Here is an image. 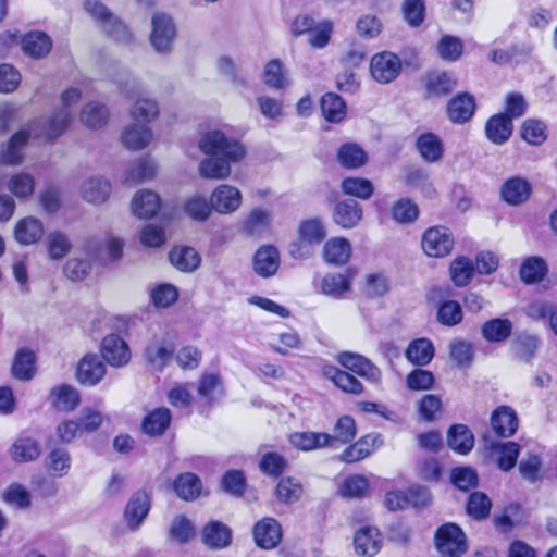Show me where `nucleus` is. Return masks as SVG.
Masks as SVG:
<instances>
[{"label":"nucleus","mask_w":557,"mask_h":557,"mask_svg":"<svg viewBox=\"0 0 557 557\" xmlns=\"http://www.w3.org/2000/svg\"><path fill=\"white\" fill-rule=\"evenodd\" d=\"M513 131V123L506 114H495L485 124V135L495 145L508 141Z\"/></svg>","instance_id":"20"},{"label":"nucleus","mask_w":557,"mask_h":557,"mask_svg":"<svg viewBox=\"0 0 557 557\" xmlns=\"http://www.w3.org/2000/svg\"><path fill=\"white\" fill-rule=\"evenodd\" d=\"M548 267L542 257L532 256L523 260L520 265L519 275L523 283L534 284L544 278Z\"/></svg>","instance_id":"38"},{"label":"nucleus","mask_w":557,"mask_h":557,"mask_svg":"<svg viewBox=\"0 0 557 557\" xmlns=\"http://www.w3.org/2000/svg\"><path fill=\"white\" fill-rule=\"evenodd\" d=\"M462 52L463 41L456 36L444 35L437 44V53L445 61L455 62Z\"/></svg>","instance_id":"57"},{"label":"nucleus","mask_w":557,"mask_h":557,"mask_svg":"<svg viewBox=\"0 0 557 557\" xmlns=\"http://www.w3.org/2000/svg\"><path fill=\"white\" fill-rule=\"evenodd\" d=\"M520 135L529 145L540 146L547 139V126L541 120L528 119L521 125Z\"/></svg>","instance_id":"50"},{"label":"nucleus","mask_w":557,"mask_h":557,"mask_svg":"<svg viewBox=\"0 0 557 557\" xmlns=\"http://www.w3.org/2000/svg\"><path fill=\"white\" fill-rule=\"evenodd\" d=\"M434 544L442 557H462L467 549V537L455 523L441 525L434 535Z\"/></svg>","instance_id":"4"},{"label":"nucleus","mask_w":557,"mask_h":557,"mask_svg":"<svg viewBox=\"0 0 557 557\" xmlns=\"http://www.w3.org/2000/svg\"><path fill=\"white\" fill-rule=\"evenodd\" d=\"M287 465L284 456L278 453L269 451L261 457L259 469L263 474L277 478L285 471Z\"/></svg>","instance_id":"61"},{"label":"nucleus","mask_w":557,"mask_h":557,"mask_svg":"<svg viewBox=\"0 0 557 557\" xmlns=\"http://www.w3.org/2000/svg\"><path fill=\"white\" fill-rule=\"evenodd\" d=\"M271 213L262 208H255L244 222V230L249 235L260 234L271 222Z\"/></svg>","instance_id":"64"},{"label":"nucleus","mask_w":557,"mask_h":557,"mask_svg":"<svg viewBox=\"0 0 557 557\" xmlns=\"http://www.w3.org/2000/svg\"><path fill=\"white\" fill-rule=\"evenodd\" d=\"M333 218L342 227L351 228L361 220L362 208L356 200H343L335 206Z\"/></svg>","instance_id":"26"},{"label":"nucleus","mask_w":557,"mask_h":557,"mask_svg":"<svg viewBox=\"0 0 557 557\" xmlns=\"http://www.w3.org/2000/svg\"><path fill=\"white\" fill-rule=\"evenodd\" d=\"M201 486L200 479L191 472L181 473L173 482L176 495L187 502L200 495Z\"/></svg>","instance_id":"37"},{"label":"nucleus","mask_w":557,"mask_h":557,"mask_svg":"<svg viewBox=\"0 0 557 557\" xmlns=\"http://www.w3.org/2000/svg\"><path fill=\"white\" fill-rule=\"evenodd\" d=\"M434 357V347L430 339L418 338L412 341L406 349V358L413 364L426 366Z\"/></svg>","instance_id":"40"},{"label":"nucleus","mask_w":557,"mask_h":557,"mask_svg":"<svg viewBox=\"0 0 557 557\" xmlns=\"http://www.w3.org/2000/svg\"><path fill=\"white\" fill-rule=\"evenodd\" d=\"M208 156L198 165L199 175L208 180H225L231 175V164L246 156L245 147L234 137L220 129L209 131L198 143Z\"/></svg>","instance_id":"2"},{"label":"nucleus","mask_w":557,"mask_h":557,"mask_svg":"<svg viewBox=\"0 0 557 557\" xmlns=\"http://www.w3.org/2000/svg\"><path fill=\"white\" fill-rule=\"evenodd\" d=\"M354 545L358 555L373 557L382 547V534L375 527H361L355 533Z\"/></svg>","instance_id":"13"},{"label":"nucleus","mask_w":557,"mask_h":557,"mask_svg":"<svg viewBox=\"0 0 557 557\" xmlns=\"http://www.w3.org/2000/svg\"><path fill=\"white\" fill-rule=\"evenodd\" d=\"M475 108V99L471 94L459 92L447 102V119L454 124H465L472 119Z\"/></svg>","instance_id":"10"},{"label":"nucleus","mask_w":557,"mask_h":557,"mask_svg":"<svg viewBox=\"0 0 557 557\" xmlns=\"http://www.w3.org/2000/svg\"><path fill=\"white\" fill-rule=\"evenodd\" d=\"M169 260L183 272L197 270L201 262L199 253L191 247H174L169 253Z\"/></svg>","instance_id":"34"},{"label":"nucleus","mask_w":557,"mask_h":557,"mask_svg":"<svg viewBox=\"0 0 557 557\" xmlns=\"http://www.w3.org/2000/svg\"><path fill=\"white\" fill-rule=\"evenodd\" d=\"M253 271L261 277L273 276L280 267V252L272 245L260 247L253 256Z\"/></svg>","instance_id":"15"},{"label":"nucleus","mask_w":557,"mask_h":557,"mask_svg":"<svg viewBox=\"0 0 557 557\" xmlns=\"http://www.w3.org/2000/svg\"><path fill=\"white\" fill-rule=\"evenodd\" d=\"M511 332L512 322L509 319H491L481 327L482 336L488 343L505 342L511 335Z\"/></svg>","instance_id":"35"},{"label":"nucleus","mask_w":557,"mask_h":557,"mask_svg":"<svg viewBox=\"0 0 557 557\" xmlns=\"http://www.w3.org/2000/svg\"><path fill=\"white\" fill-rule=\"evenodd\" d=\"M213 210L205 197L194 196L187 199L184 205L185 213L195 221H206Z\"/></svg>","instance_id":"63"},{"label":"nucleus","mask_w":557,"mask_h":557,"mask_svg":"<svg viewBox=\"0 0 557 557\" xmlns=\"http://www.w3.org/2000/svg\"><path fill=\"white\" fill-rule=\"evenodd\" d=\"M109 110L96 101L88 102L81 112L82 122L89 128H100L107 124Z\"/></svg>","instance_id":"46"},{"label":"nucleus","mask_w":557,"mask_h":557,"mask_svg":"<svg viewBox=\"0 0 557 557\" xmlns=\"http://www.w3.org/2000/svg\"><path fill=\"white\" fill-rule=\"evenodd\" d=\"M36 356L27 348L18 349L14 356L11 373L12 376L22 382L33 380L36 373Z\"/></svg>","instance_id":"22"},{"label":"nucleus","mask_w":557,"mask_h":557,"mask_svg":"<svg viewBox=\"0 0 557 557\" xmlns=\"http://www.w3.org/2000/svg\"><path fill=\"white\" fill-rule=\"evenodd\" d=\"M152 139V131L149 125L138 122L127 126L122 134L123 145L131 150H140L149 145Z\"/></svg>","instance_id":"27"},{"label":"nucleus","mask_w":557,"mask_h":557,"mask_svg":"<svg viewBox=\"0 0 557 557\" xmlns=\"http://www.w3.org/2000/svg\"><path fill=\"white\" fill-rule=\"evenodd\" d=\"M82 98L77 88H69L61 95V107L58 108L41 129H37V124L33 123L30 129H21L11 136L10 140L0 151V162L5 165H16L23 160V149L27 145L30 133L36 137H45L46 140H53L67 128L73 117L72 106L76 104Z\"/></svg>","instance_id":"1"},{"label":"nucleus","mask_w":557,"mask_h":557,"mask_svg":"<svg viewBox=\"0 0 557 557\" xmlns=\"http://www.w3.org/2000/svg\"><path fill=\"white\" fill-rule=\"evenodd\" d=\"M44 235L42 223L33 216L20 220L14 228V237L22 245L37 243Z\"/></svg>","instance_id":"31"},{"label":"nucleus","mask_w":557,"mask_h":557,"mask_svg":"<svg viewBox=\"0 0 557 557\" xmlns=\"http://www.w3.org/2000/svg\"><path fill=\"white\" fill-rule=\"evenodd\" d=\"M49 401L57 410L69 412L79 405L81 397L75 387L62 384L50 391Z\"/></svg>","instance_id":"25"},{"label":"nucleus","mask_w":557,"mask_h":557,"mask_svg":"<svg viewBox=\"0 0 557 557\" xmlns=\"http://www.w3.org/2000/svg\"><path fill=\"white\" fill-rule=\"evenodd\" d=\"M48 253L51 260H61L72 249L70 238L60 231H54L47 236Z\"/></svg>","instance_id":"56"},{"label":"nucleus","mask_w":557,"mask_h":557,"mask_svg":"<svg viewBox=\"0 0 557 557\" xmlns=\"http://www.w3.org/2000/svg\"><path fill=\"white\" fill-rule=\"evenodd\" d=\"M457 86V77L451 72H433L428 75L425 89L429 96L442 97Z\"/></svg>","instance_id":"32"},{"label":"nucleus","mask_w":557,"mask_h":557,"mask_svg":"<svg viewBox=\"0 0 557 557\" xmlns=\"http://www.w3.org/2000/svg\"><path fill=\"white\" fill-rule=\"evenodd\" d=\"M337 361L344 368L370 382H379L382 377L381 370L362 355L343 351L338 354Z\"/></svg>","instance_id":"9"},{"label":"nucleus","mask_w":557,"mask_h":557,"mask_svg":"<svg viewBox=\"0 0 557 557\" xmlns=\"http://www.w3.org/2000/svg\"><path fill=\"white\" fill-rule=\"evenodd\" d=\"M491 507L492 503L486 494L474 492L469 496L467 512L475 520H483L490 515Z\"/></svg>","instance_id":"62"},{"label":"nucleus","mask_w":557,"mask_h":557,"mask_svg":"<svg viewBox=\"0 0 557 557\" xmlns=\"http://www.w3.org/2000/svg\"><path fill=\"white\" fill-rule=\"evenodd\" d=\"M321 111L326 121L339 123L346 116V103L338 95L327 92L321 98Z\"/></svg>","instance_id":"41"},{"label":"nucleus","mask_w":557,"mask_h":557,"mask_svg":"<svg viewBox=\"0 0 557 557\" xmlns=\"http://www.w3.org/2000/svg\"><path fill=\"white\" fill-rule=\"evenodd\" d=\"M102 358L112 367L125 366L131 359V351L123 338L116 334H110L101 343Z\"/></svg>","instance_id":"12"},{"label":"nucleus","mask_w":557,"mask_h":557,"mask_svg":"<svg viewBox=\"0 0 557 557\" xmlns=\"http://www.w3.org/2000/svg\"><path fill=\"white\" fill-rule=\"evenodd\" d=\"M150 510V500L146 492H136L128 500L124 517L131 529L138 528Z\"/></svg>","instance_id":"19"},{"label":"nucleus","mask_w":557,"mask_h":557,"mask_svg":"<svg viewBox=\"0 0 557 557\" xmlns=\"http://www.w3.org/2000/svg\"><path fill=\"white\" fill-rule=\"evenodd\" d=\"M151 24L150 41L153 48L161 53L170 51L176 35L173 20L164 13H156Z\"/></svg>","instance_id":"6"},{"label":"nucleus","mask_w":557,"mask_h":557,"mask_svg":"<svg viewBox=\"0 0 557 557\" xmlns=\"http://www.w3.org/2000/svg\"><path fill=\"white\" fill-rule=\"evenodd\" d=\"M172 419L170 409L165 407L151 411L143 421V430L149 435H161L169 428Z\"/></svg>","instance_id":"42"},{"label":"nucleus","mask_w":557,"mask_h":557,"mask_svg":"<svg viewBox=\"0 0 557 557\" xmlns=\"http://www.w3.org/2000/svg\"><path fill=\"white\" fill-rule=\"evenodd\" d=\"M86 12L111 38L116 41L127 42L132 35L127 26L100 1L86 0L84 2Z\"/></svg>","instance_id":"3"},{"label":"nucleus","mask_w":557,"mask_h":557,"mask_svg":"<svg viewBox=\"0 0 557 557\" xmlns=\"http://www.w3.org/2000/svg\"><path fill=\"white\" fill-rule=\"evenodd\" d=\"M454 246V239L445 227H430L422 237V248L424 252L434 258L447 256Z\"/></svg>","instance_id":"7"},{"label":"nucleus","mask_w":557,"mask_h":557,"mask_svg":"<svg viewBox=\"0 0 557 557\" xmlns=\"http://www.w3.org/2000/svg\"><path fill=\"white\" fill-rule=\"evenodd\" d=\"M323 256L329 264H345L351 256V245L343 237L331 238L324 244Z\"/></svg>","instance_id":"33"},{"label":"nucleus","mask_w":557,"mask_h":557,"mask_svg":"<svg viewBox=\"0 0 557 557\" xmlns=\"http://www.w3.org/2000/svg\"><path fill=\"white\" fill-rule=\"evenodd\" d=\"M302 495L301 484L294 478L287 476L280 480L276 486V497L285 504L297 502Z\"/></svg>","instance_id":"59"},{"label":"nucleus","mask_w":557,"mask_h":557,"mask_svg":"<svg viewBox=\"0 0 557 557\" xmlns=\"http://www.w3.org/2000/svg\"><path fill=\"white\" fill-rule=\"evenodd\" d=\"M202 542L210 548H224L231 544L232 530L220 521H210L202 530Z\"/></svg>","instance_id":"23"},{"label":"nucleus","mask_w":557,"mask_h":557,"mask_svg":"<svg viewBox=\"0 0 557 557\" xmlns=\"http://www.w3.org/2000/svg\"><path fill=\"white\" fill-rule=\"evenodd\" d=\"M91 268L88 258H70L63 265V273L72 282H81L88 276Z\"/></svg>","instance_id":"60"},{"label":"nucleus","mask_w":557,"mask_h":557,"mask_svg":"<svg viewBox=\"0 0 557 557\" xmlns=\"http://www.w3.org/2000/svg\"><path fill=\"white\" fill-rule=\"evenodd\" d=\"M330 440V434L314 432H295L289 436L290 444L305 451L329 446Z\"/></svg>","instance_id":"39"},{"label":"nucleus","mask_w":557,"mask_h":557,"mask_svg":"<svg viewBox=\"0 0 557 557\" xmlns=\"http://www.w3.org/2000/svg\"><path fill=\"white\" fill-rule=\"evenodd\" d=\"M210 201L218 213L230 214L240 207L242 193L235 186L222 184L212 191Z\"/></svg>","instance_id":"11"},{"label":"nucleus","mask_w":557,"mask_h":557,"mask_svg":"<svg viewBox=\"0 0 557 557\" xmlns=\"http://www.w3.org/2000/svg\"><path fill=\"white\" fill-rule=\"evenodd\" d=\"M520 445L516 442H505L493 446L496 462L500 470L510 471L517 463L520 455Z\"/></svg>","instance_id":"45"},{"label":"nucleus","mask_w":557,"mask_h":557,"mask_svg":"<svg viewBox=\"0 0 557 557\" xmlns=\"http://www.w3.org/2000/svg\"><path fill=\"white\" fill-rule=\"evenodd\" d=\"M341 188L345 195L362 200H368L374 193L373 184L363 177H346L342 181Z\"/></svg>","instance_id":"49"},{"label":"nucleus","mask_w":557,"mask_h":557,"mask_svg":"<svg viewBox=\"0 0 557 557\" xmlns=\"http://www.w3.org/2000/svg\"><path fill=\"white\" fill-rule=\"evenodd\" d=\"M131 115L134 122L149 125L159 115V106L156 100L147 97H140L134 103Z\"/></svg>","instance_id":"48"},{"label":"nucleus","mask_w":557,"mask_h":557,"mask_svg":"<svg viewBox=\"0 0 557 557\" xmlns=\"http://www.w3.org/2000/svg\"><path fill=\"white\" fill-rule=\"evenodd\" d=\"M401 61L393 52L384 51L372 57L370 72L374 81L388 84L396 79L401 71Z\"/></svg>","instance_id":"5"},{"label":"nucleus","mask_w":557,"mask_h":557,"mask_svg":"<svg viewBox=\"0 0 557 557\" xmlns=\"http://www.w3.org/2000/svg\"><path fill=\"white\" fill-rule=\"evenodd\" d=\"M350 287V278L341 273L326 274L321 282L322 293L334 298H341Z\"/></svg>","instance_id":"53"},{"label":"nucleus","mask_w":557,"mask_h":557,"mask_svg":"<svg viewBox=\"0 0 557 557\" xmlns=\"http://www.w3.org/2000/svg\"><path fill=\"white\" fill-rule=\"evenodd\" d=\"M531 189V185L525 178L513 176L504 182L500 194L505 202L519 206L529 199Z\"/></svg>","instance_id":"18"},{"label":"nucleus","mask_w":557,"mask_h":557,"mask_svg":"<svg viewBox=\"0 0 557 557\" xmlns=\"http://www.w3.org/2000/svg\"><path fill=\"white\" fill-rule=\"evenodd\" d=\"M389 290L388 277L382 272L369 273L364 276L363 292L369 298L383 297Z\"/></svg>","instance_id":"58"},{"label":"nucleus","mask_w":557,"mask_h":557,"mask_svg":"<svg viewBox=\"0 0 557 557\" xmlns=\"http://www.w3.org/2000/svg\"><path fill=\"white\" fill-rule=\"evenodd\" d=\"M337 159L346 169H358L366 164L367 153L359 145L349 143L338 149Z\"/></svg>","instance_id":"47"},{"label":"nucleus","mask_w":557,"mask_h":557,"mask_svg":"<svg viewBox=\"0 0 557 557\" xmlns=\"http://www.w3.org/2000/svg\"><path fill=\"white\" fill-rule=\"evenodd\" d=\"M519 420L515 410L508 406L497 407L491 416V425L499 437H510L518 429Z\"/></svg>","instance_id":"16"},{"label":"nucleus","mask_w":557,"mask_h":557,"mask_svg":"<svg viewBox=\"0 0 557 557\" xmlns=\"http://www.w3.org/2000/svg\"><path fill=\"white\" fill-rule=\"evenodd\" d=\"M447 444L456 453L467 455L474 446V436L465 424H455L447 433Z\"/></svg>","instance_id":"30"},{"label":"nucleus","mask_w":557,"mask_h":557,"mask_svg":"<svg viewBox=\"0 0 557 557\" xmlns=\"http://www.w3.org/2000/svg\"><path fill=\"white\" fill-rule=\"evenodd\" d=\"M10 454L16 462L34 461L40 455V445L35 438L28 436L18 437L12 444Z\"/></svg>","instance_id":"36"},{"label":"nucleus","mask_w":557,"mask_h":557,"mask_svg":"<svg viewBox=\"0 0 557 557\" xmlns=\"http://www.w3.org/2000/svg\"><path fill=\"white\" fill-rule=\"evenodd\" d=\"M322 373L345 393L360 395L363 392V385L358 379L335 366H324Z\"/></svg>","instance_id":"21"},{"label":"nucleus","mask_w":557,"mask_h":557,"mask_svg":"<svg viewBox=\"0 0 557 557\" xmlns=\"http://www.w3.org/2000/svg\"><path fill=\"white\" fill-rule=\"evenodd\" d=\"M106 368L97 355H87L78 363L76 376L81 384L94 386L104 376Z\"/></svg>","instance_id":"17"},{"label":"nucleus","mask_w":557,"mask_h":557,"mask_svg":"<svg viewBox=\"0 0 557 557\" xmlns=\"http://www.w3.org/2000/svg\"><path fill=\"white\" fill-rule=\"evenodd\" d=\"M52 48L51 38L42 32H30L22 39V49L25 54L40 59L46 57Z\"/></svg>","instance_id":"28"},{"label":"nucleus","mask_w":557,"mask_h":557,"mask_svg":"<svg viewBox=\"0 0 557 557\" xmlns=\"http://www.w3.org/2000/svg\"><path fill=\"white\" fill-rule=\"evenodd\" d=\"M256 544L263 549L276 547L282 540L280 523L273 518H264L257 522L253 528Z\"/></svg>","instance_id":"14"},{"label":"nucleus","mask_w":557,"mask_h":557,"mask_svg":"<svg viewBox=\"0 0 557 557\" xmlns=\"http://www.w3.org/2000/svg\"><path fill=\"white\" fill-rule=\"evenodd\" d=\"M110 191V183L102 177H90L82 187L84 199L91 203H101L106 201Z\"/></svg>","instance_id":"44"},{"label":"nucleus","mask_w":557,"mask_h":557,"mask_svg":"<svg viewBox=\"0 0 557 557\" xmlns=\"http://www.w3.org/2000/svg\"><path fill=\"white\" fill-rule=\"evenodd\" d=\"M450 277L454 284L458 287L467 286L474 274V264L471 259L467 257L456 258L449 268Z\"/></svg>","instance_id":"51"},{"label":"nucleus","mask_w":557,"mask_h":557,"mask_svg":"<svg viewBox=\"0 0 557 557\" xmlns=\"http://www.w3.org/2000/svg\"><path fill=\"white\" fill-rule=\"evenodd\" d=\"M264 84L274 89H284L289 86V79L287 78L283 63L278 59L270 60L263 72Z\"/></svg>","instance_id":"54"},{"label":"nucleus","mask_w":557,"mask_h":557,"mask_svg":"<svg viewBox=\"0 0 557 557\" xmlns=\"http://www.w3.org/2000/svg\"><path fill=\"white\" fill-rule=\"evenodd\" d=\"M160 197L151 190L141 189L137 191L132 201L133 213L140 219H150L160 209Z\"/></svg>","instance_id":"24"},{"label":"nucleus","mask_w":557,"mask_h":557,"mask_svg":"<svg viewBox=\"0 0 557 557\" xmlns=\"http://www.w3.org/2000/svg\"><path fill=\"white\" fill-rule=\"evenodd\" d=\"M175 345L168 336L153 337L145 349L146 361L153 370L162 371L172 360Z\"/></svg>","instance_id":"8"},{"label":"nucleus","mask_w":557,"mask_h":557,"mask_svg":"<svg viewBox=\"0 0 557 557\" xmlns=\"http://www.w3.org/2000/svg\"><path fill=\"white\" fill-rule=\"evenodd\" d=\"M47 470L54 478L65 476L71 469V456L66 448H53L46 458Z\"/></svg>","instance_id":"43"},{"label":"nucleus","mask_w":557,"mask_h":557,"mask_svg":"<svg viewBox=\"0 0 557 557\" xmlns=\"http://www.w3.org/2000/svg\"><path fill=\"white\" fill-rule=\"evenodd\" d=\"M300 239L308 242L311 245L321 244L326 237V231L319 218L302 221L298 227Z\"/></svg>","instance_id":"55"},{"label":"nucleus","mask_w":557,"mask_h":557,"mask_svg":"<svg viewBox=\"0 0 557 557\" xmlns=\"http://www.w3.org/2000/svg\"><path fill=\"white\" fill-rule=\"evenodd\" d=\"M421 158L429 163H435L443 158L444 147L441 138L433 133L421 134L416 141Z\"/></svg>","instance_id":"29"},{"label":"nucleus","mask_w":557,"mask_h":557,"mask_svg":"<svg viewBox=\"0 0 557 557\" xmlns=\"http://www.w3.org/2000/svg\"><path fill=\"white\" fill-rule=\"evenodd\" d=\"M356 436L355 420L349 416L341 417L334 428V434L330 435V447H338L351 442Z\"/></svg>","instance_id":"52"}]
</instances>
